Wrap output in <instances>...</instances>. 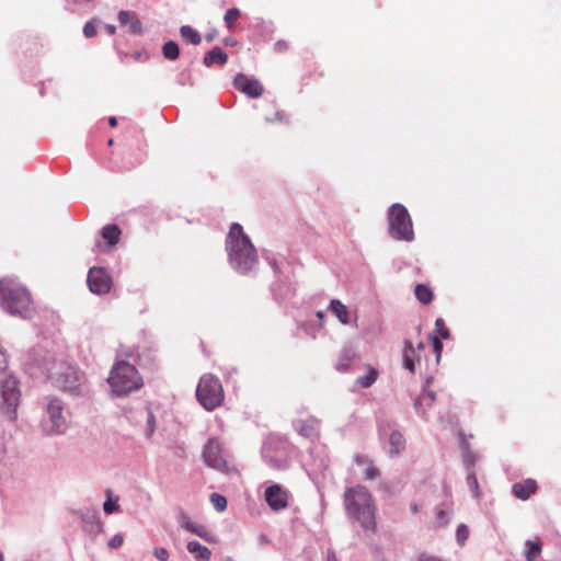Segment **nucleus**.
<instances>
[{"label": "nucleus", "instance_id": "obj_47", "mask_svg": "<svg viewBox=\"0 0 561 561\" xmlns=\"http://www.w3.org/2000/svg\"><path fill=\"white\" fill-rule=\"evenodd\" d=\"M187 38H188V43H191L193 45L201 44V39H202V37H187Z\"/></svg>", "mask_w": 561, "mask_h": 561}, {"label": "nucleus", "instance_id": "obj_44", "mask_svg": "<svg viewBox=\"0 0 561 561\" xmlns=\"http://www.w3.org/2000/svg\"><path fill=\"white\" fill-rule=\"evenodd\" d=\"M419 561H443V560L437 557H434V556L421 554L419 558Z\"/></svg>", "mask_w": 561, "mask_h": 561}, {"label": "nucleus", "instance_id": "obj_7", "mask_svg": "<svg viewBox=\"0 0 561 561\" xmlns=\"http://www.w3.org/2000/svg\"><path fill=\"white\" fill-rule=\"evenodd\" d=\"M49 379L59 389L77 392L83 380V376L67 363L55 364L49 370Z\"/></svg>", "mask_w": 561, "mask_h": 561}, {"label": "nucleus", "instance_id": "obj_3", "mask_svg": "<svg viewBox=\"0 0 561 561\" xmlns=\"http://www.w3.org/2000/svg\"><path fill=\"white\" fill-rule=\"evenodd\" d=\"M32 298L28 290L13 278L0 279V306L10 314L26 318L32 312Z\"/></svg>", "mask_w": 561, "mask_h": 561}, {"label": "nucleus", "instance_id": "obj_36", "mask_svg": "<svg viewBox=\"0 0 561 561\" xmlns=\"http://www.w3.org/2000/svg\"><path fill=\"white\" fill-rule=\"evenodd\" d=\"M431 341H432L433 350L436 354V360L439 362L442 352H443V343H442L440 339L434 334L431 335Z\"/></svg>", "mask_w": 561, "mask_h": 561}, {"label": "nucleus", "instance_id": "obj_13", "mask_svg": "<svg viewBox=\"0 0 561 561\" xmlns=\"http://www.w3.org/2000/svg\"><path fill=\"white\" fill-rule=\"evenodd\" d=\"M233 85L237 90L252 99L260 98L264 91L263 85L259 80L249 78L243 73L236 76Z\"/></svg>", "mask_w": 561, "mask_h": 561}, {"label": "nucleus", "instance_id": "obj_19", "mask_svg": "<svg viewBox=\"0 0 561 561\" xmlns=\"http://www.w3.org/2000/svg\"><path fill=\"white\" fill-rule=\"evenodd\" d=\"M187 551L194 554L196 561H209L211 557L210 550L201 545L198 541L193 540L187 543Z\"/></svg>", "mask_w": 561, "mask_h": 561}, {"label": "nucleus", "instance_id": "obj_26", "mask_svg": "<svg viewBox=\"0 0 561 561\" xmlns=\"http://www.w3.org/2000/svg\"><path fill=\"white\" fill-rule=\"evenodd\" d=\"M358 465L365 466L364 476L367 480H374L379 476V470L374 466L373 461L365 457H357Z\"/></svg>", "mask_w": 561, "mask_h": 561}, {"label": "nucleus", "instance_id": "obj_51", "mask_svg": "<svg viewBox=\"0 0 561 561\" xmlns=\"http://www.w3.org/2000/svg\"><path fill=\"white\" fill-rule=\"evenodd\" d=\"M410 508H411L412 513H414V514L419 512V507H417L416 503H412Z\"/></svg>", "mask_w": 561, "mask_h": 561}, {"label": "nucleus", "instance_id": "obj_16", "mask_svg": "<svg viewBox=\"0 0 561 561\" xmlns=\"http://www.w3.org/2000/svg\"><path fill=\"white\" fill-rule=\"evenodd\" d=\"M118 21L121 25L126 28L125 31L128 33L137 34L142 31L141 23L134 12L121 11L118 14Z\"/></svg>", "mask_w": 561, "mask_h": 561}, {"label": "nucleus", "instance_id": "obj_4", "mask_svg": "<svg viewBox=\"0 0 561 561\" xmlns=\"http://www.w3.org/2000/svg\"><path fill=\"white\" fill-rule=\"evenodd\" d=\"M107 381L116 396L127 394L142 386V379L138 370L135 366L124 360L113 366Z\"/></svg>", "mask_w": 561, "mask_h": 561}, {"label": "nucleus", "instance_id": "obj_34", "mask_svg": "<svg viewBox=\"0 0 561 561\" xmlns=\"http://www.w3.org/2000/svg\"><path fill=\"white\" fill-rule=\"evenodd\" d=\"M265 121L267 123H289L287 115L283 111H275L272 116H266Z\"/></svg>", "mask_w": 561, "mask_h": 561}, {"label": "nucleus", "instance_id": "obj_14", "mask_svg": "<svg viewBox=\"0 0 561 561\" xmlns=\"http://www.w3.org/2000/svg\"><path fill=\"white\" fill-rule=\"evenodd\" d=\"M48 415L51 422V431L62 433L66 428V419L62 415L64 408L58 399H54L48 404Z\"/></svg>", "mask_w": 561, "mask_h": 561}, {"label": "nucleus", "instance_id": "obj_41", "mask_svg": "<svg viewBox=\"0 0 561 561\" xmlns=\"http://www.w3.org/2000/svg\"><path fill=\"white\" fill-rule=\"evenodd\" d=\"M154 556L160 561H167L169 559V551L165 548H156Z\"/></svg>", "mask_w": 561, "mask_h": 561}, {"label": "nucleus", "instance_id": "obj_20", "mask_svg": "<svg viewBox=\"0 0 561 561\" xmlns=\"http://www.w3.org/2000/svg\"><path fill=\"white\" fill-rule=\"evenodd\" d=\"M390 456L399 455L405 448V437L402 433L393 431L389 437Z\"/></svg>", "mask_w": 561, "mask_h": 561}, {"label": "nucleus", "instance_id": "obj_8", "mask_svg": "<svg viewBox=\"0 0 561 561\" xmlns=\"http://www.w3.org/2000/svg\"><path fill=\"white\" fill-rule=\"evenodd\" d=\"M1 409L3 413L10 420H15L16 408L20 402V390L15 378L8 377L3 380L1 386Z\"/></svg>", "mask_w": 561, "mask_h": 561}, {"label": "nucleus", "instance_id": "obj_25", "mask_svg": "<svg viewBox=\"0 0 561 561\" xmlns=\"http://www.w3.org/2000/svg\"><path fill=\"white\" fill-rule=\"evenodd\" d=\"M185 528L190 533H192V534H194V535L205 539L208 542H215V539H214L211 533L205 526H203V525H197V524H194V523H187L185 525Z\"/></svg>", "mask_w": 561, "mask_h": 561}, {"label": "nucleus", "instance_id": "obj_5", "mask_svg": "<svg viewBox=\"0 0 561 561\" xmlns=\"http://www.w3.org/2000/svg\"><path fill=\"white\" fill-rule=\"evenodd\" d=\"M196 399L207 411L219 408L225 399L220 380L213 374H204L196 387Z\"/></svg>", "mask_w": 561, "mask_h": 561}, {"label": "nucleus", "instance_id": "obj_37", "mask_svg": "<svg viewBox=\"0 0 561 561\" xmlns=\"http://www.w3.org/2000/svg\"><path fill=\"white\" fill-rule=\"evenodd\" d=\"M456 536H457V540L460 545H463L465 541L468 539V536H469V529L468 527L465 525V524H460L458 527H457V531H456Z\"/></svg>", "mask_w": 561, "mask_h": 561}, {"label": "nucleus", "instance_id": "obj_39", "mask_svg": "<svg viewBox=\"0 0 561 561\" xmlns=\"http://www.w3.org/2000/svg\"><path fill=\"white\" fill-rule=\"evenodd\" d=\"M467 482L470 489L474 491V494L479 496V483L477 477L473 473L469 474L467 477Z\"/></svg>", "mask_w": 561, "mask_h": 561}, {"label": "nucleus", "instance_id": "obj_38", "mask_svg": "<svg viewBox=\"0 0 561 561\" xmlns=\"http://www.w3.org/2000/svg\"><path fill=\"white\" fill-rule=\"evenodd\" d=\"M156 431V417L153 413L149 410L147 416V436L150 437Z\"/></svg>", "mask_w": 561, "mask_h": 561}, {"label": "nucleus", "instance_id": "obj_9", "mask_svg": "<svg viewBox=\"0 0 561 561\" xmlns=\"http://www.w3.org/2000/svg\"><path fill=\"white\" fill-rule=\"evenodd\" d=\"M206 465L221 472L228 471V463L222 456L220 443L217 438H210L203 450Z\"/></svg>", "mask_w": 561, "mask_h": 561}, {"label": "nucleus", "instance_id": "obj_21", "mask_svg": "<svg viewBox=\"0 0 561 561\" xmlns=\"http://www.w3.org/2000/svg\"><path fill=\"white\" fill-rule=\"evenodd\" d=\"M436 400V396L431 390H424L420 397L415 401V408L417 411L422 412L423 414L426 413V410L430 409Z\"/></svg>", "mask_w": 561, "mask_h": 561}, {"label": "nucleus", "instance_id": "obj_17", "mask_svg": "<svg viewBox=\"0 0 561 561\" xmlns=\"http://www.w3.org/2000/svg\"><path fill=\"white\" fill-rule=\"evenodd\" d=\"M227 59V54L221 48L215 47L205 55L204 64L207 67H211L214 65L222 66L226 64Z\"/></svg>", "mask_w": 561, "mask_h": 561}, {"label": "nucleus", "instance_id": "obj_31", "mask_svg": "<svg viewBox=\"0 0 561 561\" xmlns=\"http://www.w3.org/2000/svg\"><path fill=\"white\" fill-rule=\"evenodd\" d=\"M435 332L439 335L438 337L445 340L450 337L449 329L446 327V323L442 318H438L435 321Z\"/></svg>", "mask_w": 561, "mask_h": 561}, {"label": "nucleus", "instance_id": "obj_30", "mask_svg": "<svg viewBox=\"0 0 561 561\" xmlns=\"http://www.w3.org/2000/svg\"><path fill=\"white\" fill-rule=\"evenodd\" d=\"M240 15H241L240 10L237 8L227 10V12L225 14V22L230 32L233 31V23L240 18Z\"/></svg>", "mask_w": 561, "mask_h": 561}, {"label": "nucleus", "instance_id": "obj_43", "mask_svg": "<svg viewBox=\"0 0 561 561\" xmlns=\"http://www.w3.org/2000/svg\"><path fill=\"white\" fill-rule=\"evenodd\" d=\"M123 537L121 536H114L110 542H108V546L112 547V548H117V547H121L123 545Z\"/></svg>", "mask_w": 561, "mask_h": 561}, {"label": "nucleus", "instance_id": "obj_15", "mask_svg": "<svg viewBox=\"0 0 561 561\" xmlns=\"http://www.w3.org/2000/svg\"><path fill=\"white\" fill-rule=\"evenodd\" d=\"M538 485L534 479H526L523 482L514 483L512 486L513 494L523 501L528 500L537 492Z\"/></svg>", "mask_w": 561, "mask_h": 561}, {"label": "nucleus", "instance_id": "obj_12", "mask_svg": "<svg viewBox=\"0 0 561 561\" xmlns=\"http://www.w3.org/2000/svg\"><path fill=\"white\" fill-rule=\"evenodd\" d=\"M424 348L425 345L422 342H419L416 347H414L413 343L409 340L403 342L402 362L405 369L412 374L415 373L416 365L421 364V353Z\"/></svg>", "mask_w": 561, "mask_h": 561}, {"label": "nucleus", "instance_id": "obj_32", "mask_svg": "<svg viewBox=\"0 0 561 561\" xmlns=\"http://www.w3.org/2000/svg\"><path fill=\"white\" fill-rule=\"evenodd\" d=\"M210 502L218 512H224L227 508L226 497L218 493H213L210 495Z\"/></svg>", "mask_w": 561, "mask_h": 561}, {"label": "nucleus", "instance_id": "obj_46", "mask_svg": "<svg viewBox=\"0 0 561 561\" xmlns=\"http://www.w3.org/2000/svg\"><path fill=\"white\" fill-rule=\"evenodd\" d=\"M276 48L279 50V51H283L287 48V45L284 41H279L276 43Z\"/></svg>", "mask_w": 561, "mask_h": 561}, {"label": "nucleus", "instance_id": "obj_22", "mask_svg": "<svg viewBox=\"0 0 561 561\" xmlns=\"http://www.w3.org/2000/svg\"><path fill=\"white\" fill-rule=\"evenodd\" d=\"M122 231L117 225H106L102 229V237L110 245L118 243Z\"/></svg>", "mask_w": 561, "mask_h": 561}, {"label": "nucleus", "instance_id": "obj_33", "mask_svg": "<svg viewBox=\"0 0 561 561\" xmlns=\"http://www.w3.org/2000/svg\"><path fill=\"white\" fill-rule=\"evenodd\" d=\"M316 430L317 422L314 420H309L301 424L299 432L301 435L309 437L316 433Z\"/></svg>", "mask_w": 561, "mask_h": 561}, {"label": "nucleus", "instance_id": "obj_6", "mask_svg": "<svg viewBox=\"0 0 561 561\" xmlns=\"http://www.w3.org/2000/svg\"><path fill=\"white\" fill-rule=\"evenodd\" d=\"M390 233L397 240L412 241L414 231L412 220L407 208L401 204H393L388 210Z\"/></svg>", "mask_w": 561, "mask_h": 561}, {"label": "nucleus", "instance_id": "obj_52", "mask_svg": "<svg viewBox=\"0 0 561 561\" xmlns=\"http://www.w3.org/2000/svg\"><path fill=\"white\" fill-rule=\"evenodd\" d=\"M107 144H108V146H112L114 144V140L111 138V139H108Z\"/></svg>", "mask_w": 561, "mask_h": 561}, {"label": "nucleus", "instance_id": "obj_28", "mask_svg": "<svg viewBox=\"0 0 561 561\" xmlns=\"http://www.w3.org/2000/svg\"><path fill=\"white\" fill-rule=\"evenodd\" d=\"M162 53L167 59L174 60L180 54L179 45L173 41H169L163 45Z\"/></svg>", "mask_w": 561, "mask_h": 561}, {"label": "nucleus", "instance_id": "obj_48", "mask_svg": "<svg viewBox=\"0 0 561 561\" xmlns=\"http://www.w3.org/2000/svg\"><path fill=\"white\" fill-rule=\"evenodd\" d=\"M108 124L112 126V127H116L117 126V118L112 116L110 117L108 119Z\"/></svg>", "mask_w": 561, "mask_h": 561}, {"label": "nucleus", "instance_id": "obj_11", "mask_svg": "<svg viewBox=\"0 0 561 561\" xmlns=\"http://www.w3.org/2000/svg\"><path fill=\"white\" fill-rule=\"evenodd\" d=\"M264 499L272 511L278 512L288 506V492L279 484L266 488Z\"/></svg>", "mask_w": 561, "mask_h": 561}, {"label": "nucleus", "instance_id": "obj_2", "mask_svg": "<svg viewBox=\"0 0 561 561\" xmlns=\"http://www.w3.org/2000/svg\"><path fill=\"white\" fill-rule=\"evenodd\" d=\"M344 505L347 514L366 530H375V506L369 491L363 485L350 488L344 492Z\"/></svg>", "mask_w": 561, "mask_h": 561}, {"label": "nucleus", "instance_id": "obj_53", "mask_svg": "<svg viewBox=\"0 0 561 561\" xmlns=\"http://www.w3.org/2000/svg\"><path fill=\"white\" fill-rule=\"evenodd\" d=\"M0 561H3V554L0 552Z\"/></svg>", "mask_w": 561, "mask_h": 561}, {"label": "nucleus", "instance_id": "obj_10", "mask_svg": "<svg viewBox=\"0 0 561 561\" xmlns=\"http://www.w3.org/2000/svg\"><path fill=\"white\" fill-rule=\"evenodd\" d=\"M88 286L93 294L104 295L111 289L112 279L104 268L92 267L88 273Z\"/></svg>", "mask_w": 561, "mask_h": 561}, {"label": "nucleus", "instance_id": "obj_18", "mask_svg": "<svg viewBox=\"0 0 561 561\" xmlns=\"http://www.w3.org/2000/svg\"><path fill=\"white\" fill-rule=\"evenodd\" d=\"M330 310L336 316L341 323L348 324L351 322V312L339 299L331 300Z\"/></svg>", "mask_w": 561, "mask_h": 561}, {"label": "nucleus", "instance_id": "obj_40", "mask_svg": "<svg viewBox=\"0 0 561 561\" xmlns=\"http://www.w3.org/2000/svg\"><path fill=\"white\" fill-rule=\"evenodd\" d=\"M96 25L95 21H90L85 23L83 27V35H95L96 34Z\"/></svg>", "mask_w": 561, "mask_h": 561}, {"label": "nucleus", "instance_id": "obj_1", "mask_svg": "<svg viewBox=\"0 0 561 561\" xmlns=\"http://www.w3.org/2000/svg\"><path fill=\"white\" fill-rule=\"evenodd\" d=\"M226 250L232 267L242 274L250 272L257 263V253L241 225H231L226 239Z\"/></svg>", "mask_w": 561, "mask_h": 561}, {"label": "nucleus", "instance_id": "obj_45", "mask_svg": "<svg viewBox=\"0 0 561 561\" xmlns=\"http://www.w3.org/2000/svg\"><path fill=\"white\" fill-rule=\"evenodd\" d=\"M181 35H197L191 26H182L181 27Z\"/></svg>", "mask_w": 561, "mask_h": 561}, {"label": "nucleus", "instance_id": "obj_27", "mask_svg": "<svg viewBox=\"0 0 561 561\" xmlns=\"http://www.w3.org/2000/svg\"><path fill=\"white\" fill-rule=\"evenodd\" d=\"M415 297L423 305H428L433 300L432 289L423 284H417L414 289Z\"/></svg>", "mask_w": 561, "mask_h": 561}, {"label": "nucleus", "instance_id": "obj_42", "mask_svg": "<svg viewBox=\"0 0 561 561\" xmlns=\"http://www.w3.org/2000/svg\"><path fill=\"white\" fill-rule=\"evenodd\" d=\"M8 367V358L4 351L0 347V374Z\"/></svg>", "mask_w": 561, "mask_h": 561}, {"label": "nucleus", "instance_id": "obj_50", "mask_svg": "<svg viewBox=\"0 0 561 561\" xmlns=\"http://www.w3.org/2000/svg\"><path fill=\"white\" fill-rule=\"evenodd\" d=\"M317 318H318V319L320 320V322L322 323V322H323V320H324V313H323V311H318V312H317Z\"/></svg>", "mask_w": 561, "mask_h": 561}, {"label": "nucleus", "instance_id": "obj_29", "mask_svg": "<svg viewBox=\"0 0 561 561\" xmlns=\"http://www.w3.org/2000/svg\"><path fill=\"white\" fill-rule=\"evenodd\" d=\"M105 494H106L107 499L103 504L104 512L106 514H112V513L118 511L119 510L118 497L117 496L113 497L111 490H106Z\"/></svg>", "mask_w": 561, "mask_h": 561}, {"label": "nucleus", "instance_id": "obj_35", "mask_svg": "<svg viewBox=\"0 0 561 561\" xmlns=\"http://www.w3.org/2000/svg\"><path fill=\"white\" fill-rule=\"evenodd\" d=\"M451 510H438L436 513V524L438 527L446 526L449 522Z\"/></svg>", "mask_w": 561, "mask_h": 561}, {"label": "nucleus", "instance_id": "obj_24", "mask_svg": "<svg viewBox=\"0 0 561 561\" xmlns=\"http://www.w3.org/2000/svg\"><path fill=\"white\" fill-rule=\"evenodd\" d=\"M378 378V370L371 366H367V374L356 379V385L360 388H369Z\"/></svg>", "mask_w": 561, "mask_h": 561}, {"label": "nucleus", "instance_id": "obj_23", "mask_svg": "<svg viewBox=\"0 0 561 561\" xmlns=\"http://www.w3.org/2000/svg\"><path fill=\"white\" fill-rule=\"evenodd\" d=\"M525 546L524 554L527 561H535L541 554V541L539 539L527 540Z\"/></svg>", "mask_w": 561, "mask_h": 561}, {"label": "nucleus", "instance_id": "obj_49", "mask_svg": "<svg viewBox=\"0 0 561 561\" xmlns=\"http://www.w3.org/2000/svg\"><path fill=\"white\" fill-rule=\"evenodd\" d=\"M105 31L112 34L115 32V26L112 24H107L105 25Z\"/></svg>", "mask_w": 561, "mask_h": 561}]
</instances>
